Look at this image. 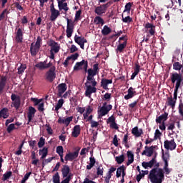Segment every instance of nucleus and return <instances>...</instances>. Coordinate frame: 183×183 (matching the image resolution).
<instances>
[{
	"label": "nucleus",
	"instance_id": "nucleus-33",
	"mask_svg": "<svg viewBox=\"0 0 183 183\" xmlns=\"http://www.w3.org/2000/svg\"><path fill=\"white\" fill-rule=\"evenodd\" d=\"M127 155L128 161L126 163V164L127 167H129V165H131V164L134 162V154L132 153V152L128 151L127 152Z\"/></svg>",
	"mask_w": 183,
	"mask_h": 183
},
{
	"label": "nucleus",
	"instance_id": "nucleus-54",
	"mask_svg": "<svg viewBox=\"0 0 183 183\" xmlns=\"http://www.w3.org/2000/svg\"><path fill=\"white\" fill-rule=\"evenodd\" d=\"M81 14H82V11L81 9L76 11L75 17H74V21L76 22H78V21L81 19Z\"/></svg>",
	"mask_w": 183,
	"mask_h": 183
},
{
	"label": "nucleus",
	"instance_id": "nucleus-38",
	"mask_svg": "<svg viewBox=\"0 0 183 183\" xmlns=\"http://www.w3.org/2000/svg\"><path fill=\"white\" fill-rule=\"evenodd\" d=\"M124 48H127V41L117 45L116 52H123Z\"/></svg>",
	"mask_w": 183,
	"mask_h": 183
},
{
	"label": "nucleus",
	"instance_id": "nucleus-61",
	"mask_svg": "<svg viewBox=\"0 0 183 183\" xmlns=\"http://www.w3.org/2000/svg\"><path fill=\"white\" fill-rule=\"evenodd\" d=\"M55 157H49L46 159H44V161H43L42 162V166L44 167V165H46V164H49V162H51L53 159H54Z\"/></svg>",
	"mask_w": 183,
	"mask_h": 183
},
{
	"label": "nucleus",
	"instance_id": "nucleus-23",
	"mask_svg": "<svg viewBox=\"0 0 183 183\" xmlns=\"http://www.w3.org/2000/svg\"><path fill=\"white\" fill-rule=\"evenodd\" d=\"M41 47H39L38 46L35 45V44L31 43L30 46V52L31 56H36L38 52H39V49Z\"/></svg>",
	"mask_w": 183,
	"mask_h": 183
},
{
	"label": "nucleus",
	"instance_id": "nucleus-17",
	"mask_svg": "<svg viewBox=\"0 0 183 183\" xmlns=\"http://www.w3.org/2000/svg\"><path fill=\"white\" fill-rule=\"evenodd\" d=\"M58 93L57 97H62V95L64 94V92L68 89V86H66V84L61 83L58 85Z\"/></svg>",
	"mask_w": 183,
	"mask_h": 183
},
{
	"label": "nucleus",
	"instance_id": "nucleus-48",
	"mask_svg": "<svg viewBox=\"0 0 183 183\" xmlns=\"http://www.w3.org/2000/svg\"><path fill=\"white\" fill-rule=\"evenodd\" d=\"M12 177V172H6L5 174H3L2 177V181H7V179H9V177Z\"/></svg>",
	"mask_w": 183,
	"mask_h": 183
},
{
	"label": "nucleus",
	"instance_id": "nucleus-47",
	"mask_svg": "<svg viewBox=\"0 0 183 183\" xmlns=\"http://www.w3.org/2000/svg\"><path fill=\"white\" fill-rule=\"evenodd\" d=\"M92 111H93V109H92V108H91V106H88L87 108H86V113H84L83 114L84 119H86L88 118V117H89V115L92 112Z\"/></svg>",
	"mask_w": 183,
	"mask_h": 183
},
{
	"label": "nucleus",
	"instance_id": "nucleus-28",
	"mask_svg": "<svg viewBox=\"0 0 183 183\" xmlns=\"http://www.w3.org/2000/svg\"><path fill=\"white\" fill-rule=\"evenodd\" d=\"M167 119H168V113L164 112V114L157 117L156 118V122L157 124H162V121L163 122H165V121H167Z\"/></svg>",
	"mask_w": 183,
	"mask_h": 183
},
{
	"label": "nucleus",
	"instance_id": "nucleus-26",
	"mask_svg": "<svg viewBox=\"0 0 183 183\" xmlns=\"http://www.w3.org/2000/svg\"><path fill=\"white\" fill-rule=\"evenodd\" d=\"M58 7L59 11H64L65 13L69 11V7H68V3H64V1H59Z\"/></svg>",
	"mask_w": 183,
	"mask_h": 183
},
{
	"label": "nucleus",
	"instance_id": "nucleus-22",
	"mask_svg": "<svg viewBox=\"0 0 183 183\" xmlns=\"http://www.w3.org/2000/svg\"><path fill=\"white\" fill-rule=\"evenodd\" d=\"M36 112V109H35L34 107H29V112L27 113V117H28L27 125L29 124V122H31L32 118L35 117Z\"/></svg>",
	"mask_w": 183,
	"mask_h": 183
},
{
	"label": "nucleus",
	"instance_id": "nucleus-11",
	"mask_svg": "<svg viewBox=\"0 0 183 183\" xmlns=\"http://www.w3.org/2000/svg\"><path fill=\"white\" fill-rule=\"evenodd\" d=\"M111 109H112V106L111 104H108L107 107H102L98 111L99 117H105V115H108Z\"/></svg>",
	"mask_w": 183,
	"mask_h": 183
},
{
	"label": "nucleus",
	"instance_id": "nucleus-52",
	"mask_svg": "<svg viewBox=\"0 0 183 183\" xmlns=\"http://www.w3.org/2000/svg\"><path fill=\"white\" fill-rule=\"evenodd\" d=\"M167 99H168V105H169V107H171L172 108H174L175 103L177 102V101L174 100L172 97H169Z\"/></svg>",
	"mask_w": 183,
	"mask_h": 183
},
{
	"label": "nucleus",
	"instance_id": "nucleus-24",
	"mask_svg": "<svg viewBox=\"0 0 183 183\" xmlns=\"http://www.w3.org/2000/svg\"><path fill=\"white\" fill-rule=\"evenodd\" d=\"M59 15H61L59 11L56 9H52L51 11L50 21H51V22L56 21V19L58 16H59Z\"/></svg>",
	"mask_w": 183,
	"mask_h": 183
},
{
	"label": "nucleus",
	"instance_id": "nucleus-53",
	"mask_svg": "<svg viewBox=\"0 0 183 183\" xmlns=\"http://www.w3.org/2000/svg\"><path fill=\"white\" fill-rule=\"evenodd\" d=\"M181 68H182V64H180L179 62H174L173 64V69L175 71H181Z\"/></svg>",
	"mask_w": 183,
	"mask_h": 183
},
{
	"label": "nucleus",
	"instance_id": "nucleus-4",
	"mask_svg": "<svg viewBox=\"0 0 183 183\" xmlns=\"http://www.w3.org/2000/svg\"><path fill=\"white\" fill-rule=\"evenodd\" d=\"M55 71H56V67L52 66L49 71L46 72V81H49V82H54V81H55V79L56 78V73Z\"/></svg>",
	"mask_w": 183,
	"mask_h": 183
},
{
	"label": "nucleus",
	"instance_id": "nucleus-37",
	"mask_svg": "<svg viewBox=\"0 0 183 183\" xmlns=\"http://www.w3.org/2000/svg\"><path fill=\"white\" fill-rule=\"evenodd\" d=\"M112 32V29L109 28L107 25L104 26L103 29L102 30V34L104 36H107V35H109Z\"/></svg>",
	"mask_w": 183,
	"mask_h": 183
},
{
	"label": "nucleus",
	"instance_id": "nucleus-62",
	"mask_svg": "<svg viewBox=\"0 0 183 183\" xmlns=\"http://www.w3.org/2000/svg\"><path fill=\"white\" fill-rule=\"evenodd\" d=\"M46 131H47L49 135H52L53 130H52V128H51V126L49 124H46Z\"/></svg>",
	"mask_w": 183,
	"mask_h": 183
},
{
	"label": "nucleus",
	"instance_id": "nucleus-45",
	"mask_svg": "<svg viewBox=\"0 0 183 183\" xmlns=\"http://www.w3.org/2000/svg\"><path fill=\"white\" fill-rule=\"evenodd\" d=\"M122 21L124 24H131V22H132V18L129 16L124 17V14H122Z\"/></svg>",
	"mask_w": 183,
	"mask_h": 183
},
{
	"label": "nucleus",
	"instance_id": "nucleus-43",
	"mask_svg": "<svg viewBox=\"0 0 183 183\" xmlns=\"http://www.w3.org/2000/svg\"><path fill=\"white\" fill-rule=\"evenodd\" d=\"M125 169H127V168L125 167V166H124V165L120 166V167L117 169V172H116V177H117V178H119V177H121V174L122 173V171H125Z\"/></svg>",
	"mask_w": 183,
	"mask_h": 183
},
{
	"label": "nucleus",
	"instance_id": "nucleus-64",
	"mask_svg": "<svg viewBox=\"0 0 183 183\" xmlns=\"http://www.w3.org/2000/svg\"><path fill=\"white\" fill-rule=\"evenodd\" d=\"M111 99V94L110 93H106L104 95L103 100L104 101H109Z\"/></svg>",
	"mask_w": 183,
	"mask_h": 183
},
{
	"label": "nucleus",
	"instance_id": "nucleus-9",
	"mask_svg": "<svg viewBox=\"0 0 183 183\" xmlns=\"http://www.w3.org/2000/svg\"><path fill=\"white\" fill-rule=\"evenodd\" d=\"M107 124H109V127L112 129H119V127H118V124H117L115 117L112 115L107 120Z\"/></svg>",
	"mask_w": 183,
	"mask_h": 183
},
{
	"label": "nucleus",
	"instance_id": "nucleus-41",
	"mask_svg": "<svg viewBox=\"0 0 183 183\" xmlns=\"http://www.w3.org/2000/svg\"><path fill=\"white\" fill-rule=\"evenodd\" d=\"M97 177H102V175H104V166H102V164L99 165L97 167Z\"/></svg>",
	"mask_w": 183,
	"mask_h": 183
},
{
	"label": "nucleus",
	"instance_id": "nucleus-18",
	"mask_svg": "<svg viewBox=\"0 0 183 183\" xmlns=\"http://www.w3.org/2000/svg\"><path fill=\"white\" fill-rule=\"evenodd\" d=\"M6 81H8L6 76H1L0 77V95L4 93L5 86H6Z\"/></svg>",
	"mask_w": 183,
	"mask_h": 183
},
{
	"label": "nucleus",
	"instance_id": "nucleus-40",
	"mask_svg": "<svg viewBox=\"0 0 183 183\" xmlns=\"http://www.w3.org/2000/svg\"><path fill=\"white\" fill-rule=\"evenodd\" d=\"M94 24H96V25H104V24H105V21H104V19L102 18L101 16H97L94 18Z\"/></svg>",
	"mask_w": 183,
	"mask_h": 183
},
{
	"label": "nucleus",
	"instance_id": "nucleus-7",
	"mask_svg": "<svg viewBox=\"0 0 183 183\" xmlns=\"http://www.w3.org/2000/svg\"><path fill=\"white\" fill-rule=\"evenodd\" d=\"M96 86H91V84L89 83H85V87H86V91L84 93L85 97H89V98H91V95L92 94L97 93V87Z\"/></svg>",
	"mask_w": 183,
	"mask_h": 183
},
{
	"label": "nucleus",
	"instance_id": "nucleus-5",
	"mask_svg": "<svg viewBox=\"0 0 183 183\" xmlns=\"http://www.w3.org/2000/svg\"><path fill=\"white\" fill-rule=\"evenodd\" d=\"M84 69L85 72L88 71V61L83 59L80 62H76L74 66V71H81Z\"/></svg>",
	"mask_w": 183,
	"mask_h": 183
},
{
	"label": "nucleus",
	"instance_id": "nucleus-15",
	"mask_svg": "<svg viewBox=\"0 0 183 183\" xmlns=\"http://www.w3.org/2000/svg\"><path fill=\"white\" fill-rule=\"evenodd\" d=\"M15 39L17 44H22V41H24V31L22 29L19 28L16 32Z\"/></svg>",
	"mask_w": 183,
	"mask_h": 183
},
{
	"label": "nucleus",
	"instance_id": "nucleus-1",
	"mask_svg": "<svg viewBox=\"0 0 183 183\" xmlns=\"http://www.w3.org/2000/svg\"><path fill=\"white\" fill-rule=\"evenodd\" d=\"M164 169L159 168V162L154 163V168L152 169L149 174V179L152 183H162V181L165 179V175H164Z\"/></svg>",
	"mask_w": 183,
	"mask_h": 183
},
{
	"label": "nucleus",
	"instance_id": "nucleus-44",
	"mask_svg": "<svg viewBox=\"0 0 183 183\" xmlns=\"http://www.w3.org/2000/svg\"><path fill=\"white\" fill-rule=\"evenodd\" d=\"M132 5L133 4L131 2L126 4L124 6V10L123 12L124 13L127 12V14L129 15V14H131V8H132Z\"/></svg>",
	"mask_w": 183,
	"mask_h": 183
},
{
	"label": "nucleus",
	"instance_id": "nucleus-56",
	"mask_svg": "<svg viewBox=\"0 0 183 183\" xmlns=\"http://www.w3.org/2000/svg\"><path fill=\"white\" fill-rule=\"evenodd\" d=\"M14 129H16V128L15 127V124H11L7 127L6 131L8 134H11L14 131Z\"/></svg>",
	"mask_w": 183,
	"mask_h": 183
},
{
	"label": "nucleus",
	"instance_id": "nucleus-31",
	"mask_svg": "<svg viewBox=\"0 0 183 183\" xmlns=\"http://www.w3.org/2000/svg\"><path fill=\"white\" fill-rule=\"evenodd\" d=\"M132 134L134 135V137H139L144 134L142 129H138V127H135L132 129Z\"/></svg>",
	"mask_w": 183,
	"mask_h": 183
},
{
	"label": "nucleus",
	"instance_id": "nucleus-3",
	"mask_svg": "<svg viewBox=\"0 0 183 183\" xmlns=\"http://www.w3.org/2000/svg\"><path fill=\"white\" fill-rule=\"evenodd\" d=\"M112 4H113L112 1H109L104 4H102L100 6H97L94 9L95 14H97V15H99V16H101L105 14V12H107V9H108V8H109V6L112 5Z\"/></svg>",
	"mask_w": 183,
	"mask_h": 183
},
{
	"label": "nucleus",
	"instance_id": "nucleus-35",
	"mask_svg": "<svg viewBox=\"0 0 183 183\" xmlns=\"http://www.w3.org/2000/svg\"><path fill=\"white\" fill-rule=\"evenodd\" d=\"M39 155H41V159H45L48 155V148L43 147V149H40L39 152Z\"/></svg>",
	"mask_w": 183,
	"mask_h": 183
},
{
	"label": "nucleus",
	"instance_id": "nucleus-51",
	"mask_svg": "<svg viewBox=\"0 0 183 183\" xmlns=\"http://www.w3.org/2000/svg\"><path fill=\"white\" fill-rule=\"evenodd\" d=\"M36 68H38V69H40V71H42L44 69H46L45 64H44V63L42 61H40L39 63H37L35 65Z\"/></svg>",
	"mask_w": 183,
	"mask_h": 183
},
{
	"label": "nucleus",
	"instance_id": "nucleus-12",
	"mask_svg": "<svg viewBox=\"0 0 183 183\" xmlns=\"http://www.w3.org/2000/svg\"><path fill=\"white\" fill-rule=\"evenodd\" d=\"M164 144L165 149H170V151H174V149L177 148V143H175V140L174 139L170 141L166 140L164 141Z\"/></svg>",
	"mask_w": 183,
	"mask_h": 183
},
{
	"label": "nucleus",
	"instance_id": "nucleus-39",
	"mask_svg": "<svg viewBox=\"0 0 183 183\" xmlns=\"http://www.w3.org/2000/svg\"><path fill=\"white\" fill-rule=\"evenodd\" d=\"M74 41L76 44H78V45H80V44H82V42H87L86 39H85V37L78 36L77 35L74 36Z\"/></svg>",
	"mask_w": 183,
	"mask_h": 183
},
{
	"label": "nucleus",
	"instance_id": "nucleus-42",
	"mask_svg": "<svg viewBox=\"0 0 183 183\" xmlns=\"http://www.w3.org/2000/svg\"><path fill=\"white\" fill-rule=\"evenodd\" d=\"M115 161L120 165V164H122L124 161H125V155L122 154L120 156H117L115 157Z\"/></svg>",
	"mask_w": 183,
	"mask_h": 183
},
{
	"label": "nucleus",
	"instance_id": "nucleus-63",
	"mask_svg": "<svg viewBox=\"0 0 183 183\" xmlns=\"http://www.w3.org/2000/svg\"><path fill=\"white\" fill-rule=\"evenodd\" d=\"M90 124L91 128H98V127L99 126V123L96 121H92V122H90Z\"/></svg>",
	"mask_w": 183,
	"mask_h": 183
},
{
	"label": "nucleus",
	"instance_id": "nucleus-19",
	"mask_svg": "<svg viewBox=\"0 0 183 183\" xmlns=\"http://www.w3.org/2000/svg\"><path fill=\"white\" fill-rule=\"evenodd\" d=\"M144 28L148 30V32L149 35L153 36V35H155V25L147 22L144 24Z\"/></svg>",
	"mask_w": 183,
	"mask_h": 183
},
{
	"label": "nucleus",
	"instance_id": "nucleus-32",
	"mask_svg": "<svg viewBox=\"0 0 183 183\" xmlns=\"http://www.w3.org/2000/svg\"><path fill=\"white\" fill-rule=\"evenodd\" d=\"M9 109H8V108H6V107L0 110V119L4 118V119H6V118L9 117Z\"/></svg>",
	"mask_w": 183,
	"mask_h": 183
},
{
	"label": "nucleus",
	"instance_id": "nucleus-21",
	"mask_svg": "<svg viewBox=\"0 0 183 183\" xmlns=\"http://www.w3.org/2000/svg\"><path fill=\"white\" fill-rule=\"evenodd\" d=\"M72 119H74V117H69L66 118L59 117L57 122L58 124H64L66 127H68L69 124H71Z\"/></svg>",
	"mask_w": 183,
	"mask_h": 183
},
{
	"label": "nucleus",
	"instance_id": "nucleus-59",
	"mask_svg": "<svg viewBox=\"0 0 183 183\" xmlns=\"http://www.w3.org/2000/svg\"><path fill=\"white\" fill-rule=\"evenodd\" d=\"M41 44H42V39L41 38V36H39L34 45H36V46H38L39 48H41Z\"/></svg>",
	"mask_w": 183,
	"mask_h": 183
},
{
	"label": "nucleus",
	"instance_id": "nucleus-25",
	"mask_svg": "<svg viewBox=\"0 0 183 183\" xmlns=\"http://www.w3.org/2000/svg\"><path fill=\"white\" fill-rule=\"evenodd\" d=\"M109 84H112V79H102L101 86L103 87V89L108 91L109 89V88H108V85H109Z\"/></svg>",
	"mask_w": 183,
	"mask_h": 183
},
{
	"label": "nucleus",
	"instance_id": "nucleus-49",
	"mask_svg": "<svg viewBox=\"0 0 183 183\" xmlns=\"http://www.w3.org/2000/svg\"><path fill=\"white\" fill-rule=\"evenodd\" d=\"M25 69H26V64H21V66L18 68L19 75H21L23 72H25Z\"/></svg>",
	"mask_w": 183,
	"mask_h": 183
},
{
	"label": "nucleus",
	"instance_id": "nucleus-8",
	"mask_svg": "<svg viewBox=\"0 0 183 183\" xmlns=\"http://www.w3.org/2000/svg\"><path fill=\"white\" fill-rule=\"evenodd\" d=\"M11 99L12 101V105L16 109H18L21 107V97L15 94L11 95Z\"/></svg>",
	"mask_w": 183,
	"mask_h": 183
},
{
	"label": "nucleus",
	"instance_id": "nucleus-58",
	"mask_svg": "<svg viewBox=\"0 0 183 183\" xmlns=\"http://www.w3.org/2000/svg\"><path fill=\"white\" fill-rule=\"evenodd\" d=\"M162 134L161 133V132L159 129H156L155 133H154V139L155 141H157V139H158V138H159Z\"/></svg>",
	"mask_w": 183,
	"mask_h": 183
},
{
	"label": "nucleus",
	"instance_id": "nucleus-14",
	"mask_svg": "<svg viewBox=\"0 0 183 183\" xmlns=\"http://www.w3.org/2000/svg\"><path fill=\"white\" fill-rule=\"evenodd\" d=\"M157 146H151L148 147L146 146L144 147V150L142 152V155H146V157H152V154H154V149L156 148Z\"/></svg>",
	"mask_w": 183,
	"mask_h": 183
},
{
	"label": "nucleus",
	"instance_id": "nucleus-16",
	"mask_svg": "<svg viewBox=\"0 0 183 183\" xmlns=\"http://www.w3.org/2000/svg\"><path fill=\"white\" fill-rule=\"evenodd\" d=\"M49 46H51L50 51H51V52H54L55 54H58L59 52V49H61L59 44H58V43L54 40L50 41Z\"/></svg>",
	"mask_w": 183,
	"mask_h": 183
},
{
	"label": "nucleus",
	"instance_id": "nucleus-29",
	"mask_svg": "<svg viewBox=\"0 0 183 183\" xmlns=\"http://www.w3.org/2000/svg\"><path fill=\"white\" fill-rule=\"evenodd\" d=\"M69 172H71V168H69V166L66 164L63 165V167L61 168V174L63 178L68 177Z\"/></svg>",
	"mask_w": 183,
	"mask_h": 183
},
{
	"label": "nucleus",
	"instance_id": "nucleus-2",
	"mask_svg": "<svg viewBox=\"0 0 183 183\" xmlns=\"http://www.w3.org/2000/svg\"><path fill=\"white\" fill-rule=\"evenodd\" d=\"M170 80L172 84H175L174 88H182L183 86V76L182 74L174 72L170 74Z\"/></svg>",
	"mask_w": 183,
	"mask_h": 183
},
{
	"label": "nucleus",
	"instance_id": "nucleus-34",
	"mask_svg": "<svg viewBox=\"0 0 183 183\" xmlns=\"http://www.w3.org/2000/svg\"><path fill=\"white\" fill-rule=\"evenodd\" d=\"M95 76H87L86 84H91L92 86H97V81L94 78Z\"/></svg>",
	"mask_w": 183,
	"mask_h": 183
},
{
	"label": "nucleus",
	"instance_id": "nucleus-10",
	"mask_svg": "<svg viewBox=\"0 0 183 183\" xmlns=\"http://www.w3.org/2000/svg\"><path fill=\"white\" fill-rule=\"evenodd\" d=\"M156 162H157V154L149 162H143L142 163V166L143 167V168H144V169H148V168H152V167L155 165Z\"/></svg>",
	"mask_w": 183,
	"mask_h": 183
},
{
	"label": "nucleus",
	"instance_id": "nucleus-55",
	"mask_svg": "<svg viewBox=\"0 0 183 183\" xmlns=\"http://www.w3.org/2000/svg\"><path fill=\"white\" fill-rule=\"evenodd\" d=\"M56 152L58 154L59 156L64 155V147L58 146L56 147Z\"/></svg>",
	"mask_w": 183,
	"mask_h": 183
},
{
	"label": "nucleus",
	"instance_id": "nucleus-50",
	"mask_svg": "<svg viewBox=\"0 0 183 183\" xmlns=\"http://www.w3.org/2000/svg\"><path fill=\"white\" fill-rule=\"evenodd\" d=\"M62 105H64V100L60 99L55 107V111L61 109V108H62Z\"/></svg>",
	"mask_w": 183,
	"mask_h": 183
},
{
	"label": "nucleus",
	"instance_id": "nucleus-36",
	"mask_svg": "<svg viewBox=\"0 0 183 183\" xmlns=\"http://www.w3.org/2000/svg\"><path fill=\"white\" fill-rule=\"evenodd\" d=\"M97 161L95 160V157H91L89 158V164L88 165H86V169L88 171H89L90 169H92V168H94L95 164H96Z\"/></svg>",
	"mask_w": 183,
	"mask_h": 183
},
{
	"label": "nucleus",
	"instance_id": "nucleus-27",
	"mask_svg": "<svg viewBox=\"0 0 183 183\" xmlns=\"http://www.w3.org/2000/svg\"><path fill=\"white\" fill-rule=\"evenodd\" d=\"M80 134H81V126L80 125L74 126L73 128V132H71L72 137H74V138H78Z\"/></svg>",
	"mask_w": 183,
	"mask_h": 183
},
{
	"label": "nucleus",
	"instance_id": "nucleus-20",
	"mask_svg": "<svg viewBox=\"0 0 183 183\" xmlns=\"http://www.w3.org/2000/svg\"><path fill=\"white\" fill-rule=\"evenodd\" d=\"M137 95V91L133 87H129L127 90V94L124 96V99L128 101V99H131V98H134Z\"/></svg>",
	"mask_w": 183,
	"mask_h": 183
},
{
	"label": "nucleus",
	"instance_id": "nucleus-46",
	"mask_svg": "<svg viewBox=\"0 0 183 183\" xmlns=\"http://www.w3.org/2000/svg\"><path fill=\"white\" fill-rule=\"evenodd\" d=\"M53 183H61V177H59V172H56L53 176Z\"/></svg>",
	"mask_w": 183,
	"mask_h": 183
},
{
	"label": "nucleus",
	"instance_id": "nucleus-57",
	"mask_svg": "<svg viewBox=\"0 0 183 183\" xmlns=\"http://www.w3.org/2000/svg\"><path fill=\"white\" fill-rule=\"evenodd\" d=\"M44 145H45V139L44 137H41L38 142V147L39 148H42Z\"/></svg>",
	"mask_w": 183,
	"mask_h": 183
},
{
	"label": "nucleus",
	"instance_id": "nucleus-6",
	"mask_svg": "<svg viewBox=\"0 0 183 183\" xmlns=\"http://www.w3.org/2000/svg\"><path fill=\"white\" fill-rule=\"evenodd\" d=\"M79 155V149L76 150L73 152H69L67 154H66V156L64 157V161H66V164H68V161L70 162H72V161H74V159H76L78 158V156Z\"/></svg>",
	"mask_w": 183,
	"mask_h": 183
},
{
	"label": "nucleus",
	"instance_id": "nucleus-13",
	"mask_svg": "<svg viewBox=\"0 0 183 183\" xmlns=\"http://www.w3.org/2000/svg\"><path fill=\"white\" fill-rule=\"evenodd\" d=\"M67 19V26L66 30V34L67 38H71L72 36V34H74V22L70 23L69 19L66 18Z\"/></svg>",
	"mask_w": 183,
	"mask_h": 183
},
{
	"label": "nucleus",
	"instance_id": "nucleus-60",
	"mask_svg": "<svg viewBox=\"0 0 183 183\" xmlns=\"http://www.w3.org/2000/svg\"><path fill=\"white\" fill-rule=\"evenodd\" d=\"M162 159H163L164 162H168V160L169 159V153L164 154V152H163L162 153Z\"/></svg>",
	"mask_w": 183,
	"mask_h": 183
},
{
	"label": "nucleus",
	"instance_id": "nucleus-30",
	"mask_svg": "<svg viewBox=\"0 0 183 183\" xmlns=\"http://www.w3.org/2000/svg\"><path fill=\"white\" fill-rule=\"evenodd\" d=\"M140 69H141V66H139V64L138 63H136L134 65V71L132 73V74L131 76L132 80L135 79V76H137V75H138V74H139Z\"/></svg>",
	"mask_w": 183,
	"mask_h": 183
}]
</instances>
